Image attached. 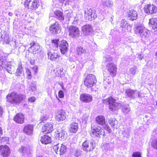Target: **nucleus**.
Wrapping results in <instances>:
<instances>
[{
  "label": "nucleus",
  "mask_w": 157,
  "mask_h": 157,
  "mask_svg": "<svg viewBox=\"0 0 157 157\" xmlns=\"http://www.w3.org/2000/svg\"><path fill=\"white\" fill-rule=\"evenodd\" d=\"M59 1L66 5H69L71 4L72 0H59Z\"/></svg>",
  "instance_id": "c03bdc74"
},
{
  "label": "nucleus",
  "mask_w": 157,
  "mask_h": 157,
  "mask_svg": "<svg viewBox=\"0 0 157 157\" xmlns=\"http://www.w3.org/2000/svg\"><path fill=\"white\" fill-rule=\"evenodd\" d=\"M30 63L31 64L34 65L35 63V62L34 60L31 59L30 60Z\"/></svg>",
  "instance_id": "0e129e2a"
},
{
  "label": "nucleus",
  "mask_w": 157,
  "mask_h": 157,
  "mask_svg": "<svg viewBox=\"0 0 157 157\" xmlns=\"http://www.w3.org/2000/svg\"><path fill=\"white\" fill-rule=\"evenodd\" d=\"M53 127L52 124L50 123H46L42 127L43 130V132H45L46 133H48L52 131Z\"/></svg>",
  "instance_id": "cd10ccee"
},
{
  "label": "nucleus",
  "mask_w": 157,
  "mask_h": 157,
  "mask_svg": "<svg viewBox=\"0 0 157 157\" xmlns=\"http://www.w3.org/2000/svg\"><path fill=\"white\" fill-rule=\"evenodd\" d=\"M19 152L23 155H28L30 153V147L28 146H22L19 148Z\"/></svg>",
  "instance_id": "5701e85b"
},
{
  "label": "nucleus",
  "mask_w": 157,
  "mask_h": 157,
  "mask_svg": "<svg viewBox=\"0 0 157 157\" xmlns=\"http://www.w3.org/2000/svg\"><path fill=\"white\" fill-rule=\"evenodd\" d=\"M33 0H25L24 2V5L27 8L32 10L33 8L32 7Z\"/></svg>",
  "instance_id": "f704fd0d"
},
{
  "label": "nucleus",
  "mask_w": 157,
  "mask_h": 157,
  "mask_svg": "<svg viewBox=\"0 0 157 157\" xmlns=\"http://www.w3.org/2000/svg\"><path fill=\"white\" fill-rule=\"evenodd\" d=\"M91 131L92 136L98 137L100 136V135L105 136L104 131L100 126L98 125H91Z\"/></svg>",
  "instance_id": "423d86ee"
},
{
  "label": "nucleus",
  "mask_w": 157,
  "mask_h": 157,
  "mask_svg": "<svg viewBox=\"0 0 157 157\" xmlns=\"http://www.w3.org/2000/svg\"><path fill=\"white\" fill-rule=\"evenodd\" d=\"M76 51L78 56L82 59H86L89 56V54L86 49L81 46L77 47Z\"/></svg>",
  "instance_id": "1a4fd4ad"
},
{
  "label": "nucleus",
  "mask_w": 157,
  "mask_h": 157,
  "mask_svg": "<svg viewBox=\"0 0 157 157\" xmlns=\"http://www.w3.org/2000/svg\"><path fill=\"white\" fill-rule=\"evenodd\" d=\"M67 16L69 17V20L73 21V24H75L77 23V21H78L79 18L77 14L75 13L71 12L68 13Z\"/></svg>",
  "instance_id": "393cba45"
},
{
  "label": "nucleus",
  "mask_w": 157,
  "mask_h": 157,
  "mask_svg": "<svg viewBox=\"0 0 157 157\" xmlns=\"http://www.w3.org/2000/svg\"><path fill=\"white\" fill-rule=\"evenodd\" d=\"M48 58L52 61L59 62L60 60V56L56 52H49L48 53Z\"/></svg>",
  "instance_id": "6ab92c4d"
},
{
  "label": "nucleus",
  "mask_w": 157,
  "mask_h": 157,
  "mask_svg": "<svg viewBox=\"0 0 157 157\" xmlns=\"http://www.w3.org/2000/svg\"><path fill=\"white\" fill-rule=\"evenodd\" d=\"M6 58L5 57L0 56V69L5 68L7 72L11 74H12L14 70V67L10 63H8L6 66Z\"/></svg>",
  "instance_id": "20e7f679"
},
{
  "label": "nucleus",
  "mask_w": 157,
  "mask_h": 157,
  "mask_svg": "<svg viewBox=\"0 0 157 157\" xmlns=\"http://www.w3.org/2000/svg\"><path fill=\"white\" fill-rule=\"evenodd\" d=\"M106 62L110 61L112 60L111 58L109 56L106 55L104 57Z\"/></svg>",
  "instance_id": "603ef678"
},
{
  "label": "nucleus",
  "mask_w": 157,
  "mask_h": 157,
  "mask_svg": "<svg viewBox=\"0 0 157 157\" xmlns=\"http://www.w3.org/2000/svg\"><path fill=\"white\" fill-rule=\"evenodd\" d=\"M32 7V10L36 9L40 6V3L39 0H33Z\"/></svg>",
  "instance_id": "a19ab883"
},
{
  "label": "nucleus",
  "mask_w": 157,
  "mask_h": 157,
  "mask_svg": "<svg viewBox=\"0 0 157 157\" xmlns=\"http://www.w3.org/2000/svg\"><path fill=\"white\" fill-rule=\"evenodd\" d=\"M151 145L153 148L157 149V140L152 141L151 143Z\"/></svg>",
  "instance_id": "a18cd8bd"
},
{
  "label": "nucleus",
  "mask_w": 157,
  "mask_h": 157,
  "mask_svg": "<svg viewBox=\"0 0 157 157\" xmlns=\"http://www.w3.org/2000/svg\"><path fill=\"white\" fill-rule=\"evenodd\" d=\"M137 14V12L134 10H130L128 13L127 17L128 19L134 20L136 19Z\"/></svg>",
  "instance_id": "c85d7f7f"
},
{
  "label": "nucleus",
  "mask_w": 157,
  "mask_h": 157,
  "mask_svg": "<svg viewBox=\"0 0 157 157\" xmlns=\"http://www.w3.org/2000/svg\"><path fill=\"white\" fill-rule=\"evenodd\" d=\"M1 157H8L10 153L9 147L6 145L0 146Z\"/></svg>",
  "instance_id": "f3484780"
},
{
  "label": "nucleus",
  "mask_w": 157,
  "mask_h": 157,
  "mask_svg": "<svg viewBox=\"0 0 157 157\" xmlns=\"http://www.w3.org/2000/svg\"><path fill=\"white\" fill-rule=\"evenodd\" d=\"M78 129V126L77 123H72L70 125V131L72 132H75Z\"/></svg>",
  "instance_id": "2f4dec72"
},
{
  "label": "nucleus",
  "mask_w": 157,
  "mask_h": 157,
  "mask_svg": "<svg viewBox=\"0 0 157 157\" xmlns=\"http://www.w3.org/2000/svg\"><path fill=\"white\" fill-rule=\"evenodd\" d=\"M89 116L87 114L84 115L82 117V119L83 121H85L86 123Z\"/></svg>",
  "instance_id": "8fccbe9b"
},
{
  "label": "nucleus",
  "mask_w": 157,
  "mask_h": 157,
  "mask_svg": "<svg viewBox=\"0 0 157 157\" xmlns=\"http://www.w3.org/2000/svg\"><path fill=\"white\" fill-rule=\"evenodd\" d=\"M97 82L95 76L92 74H89L86 77L84 83L87 87H91L94 86Z\"/></svg>",
  "instance_id": "39448f33"
},
{
  "label": "nucleus",
  "mask_w": 157,
  "mask_h": 157,
  "mask_svg": "<svg viewBox=\"0 0 157 157\" xmlns=\"http://www.w3.org/2000/svg\"><path fill=\"white\" fill-rule=\"evenodd\" d=\"M56 118L59 121H63L66 118L65 113L63 110H59L56 113Z\"/></svg>",
  "instance_id": "4be33fe9"
},
{
  "label": "nucleus",
  "mask_w": 157,
  "mask_h": 157,
  "mask_svg": "<svg viewBox=\"0 0 157 157\" xmlns=\"http://www.w3.org/2000/svg\"><path fill=\"white\" fill-rule=\"evenodd\" d=\"M36 85L34 84L32 85L29 88V90H32L33 91H35L36 89Z\"/></svg>",
  "instance_id": "5fc2aeb1"
},
{
  "label": "nucleus",
  "mask_w": 157,
  "mask_h": 157,
  "mask_svg": "<svg viewBox=\"0 0 157 157\" xmlns=\"http://www.w3.org/2000/svg\"><path fill=\"white\" fill-rule=\"evenodd\" d=\"M68 47V44L67 41L65 40H63L61 41L59 45L60 51L62 54H64L67 52Z\"/></svg>",
  "instance_id": "a211bd4d"
},
{
  "label": "nucleus",
  "mask_w": 157,
  "mask_h": 157,
  "mask_svg": "<svg viewBox=\"0 0 157 157\" xmlns=\"http://www.w3.org/2000/svg\"><path fill=\"white\" fill-rule=\"evenodd\" d=\"M136 90H133L130 89H127L125 92L126 95L128 97L133 98L136 97Z\"/></svg>",
  "instance_id": "c756f323"
},
{
  "label": "nucleus",
  "mask_w": 157,
  "mask_h": 157,
  "mask_svg": "<svg viewBox=\"0 0 157 157\" xmlns=\"http://www.w3.org/2000/svg\"><path fill=\"white\" fill-rule=\"evenodd\" d=\"M135 33L138 36L145 39L149 36V32L141 24H136L134 29Z\"/></svg>",
  "instance_id": "f03ea898"
},
{
  "label": "nucleus",
  "mask_w": 157,
  "mask_h": 157,
  "mask_svg": "<svg viewBox=\"0 0 157 157\" xmlns=\"http://www.w3.org/2000/svg\"><path fill=\"white\" fill-rule=\"evenodd\" d=\"M7 101L14 105H18L25 98L24 95L15 92L9 94L6 96Z\"/></svg>",
  "instance_id": "f257e3e1"
},
{
  "label": "nucleus",
  "mask_w": 157,
  "mask_h": 157,
  "mask_svg": "<svg viewBox=\"0 0 157 157\" xmlns=\"http://www.w3.org/2000/svg\"><path fill=\"white\" fill-rule=\"evenodd\" d=\"M36 157H43L42 156L40 155V156H37Z\"/></svg>",
  "instance_id": "774afa93"
},
{
  "label": "nucleus",
  "mask_w": 157,
  "mask_h": 157,
  "mask_svg": "<svg viewBox=\"0 0 157 157\" xmlns=\"http://www.w3.org/2000/svg\"><path fill=\"white\" fill-rule=\"evenodd\" d=\"M103 128L105 130H106L109 133L111 132V129L107 125H105L103 127Z\"/></svg>",
  "instance_id": "864d4df0"
},
{
  "label": "nucleus",
  "mask_w": 157,
  "mask_h": 157,
  "mask_svg": "<svg viewBox=\"0 0 157 157\" xmlns=\"http://www.w3.org/2000/svg\"><path fill=\"white\" fill-rule=\"evenodd\" d=\"M135 93H136V97L137 96L138 97H140V93L139 92L136 90Z\"/></svg>",
  "instance_id": "69168bd1"
},
{
  "label": "nucleus",
  "mask_w": 157,
  "mask_h": 157,
  "mask_svg": "<svg viewBox=\"0 0 157 157\" xmlns=\"http://www.w3.org/2000/svg\"><path fill=\"white\" fill-rule=\"evenodd\" d=\"M96 121L99 124L103 125L105 124V120L104 117L102 116H99L96 118Z\"/></svg>",
  "instance_id": "72a5a7b5"
},
{
  "label": "nucleus",
  "mask_w": 157,
  "mask_h": 157,
  "mask_svg": "<svg viewBox=\"0 0 157 157\" xmlns=\"http://www.w3.org/2000/svg\"><path fill=\"white\" fill-rule=\"evenodd\" d=\"M33 126L32 124L25 125L23 129V132L28 135H31L33 133Z\"/></svg>",
  "instance_id": "a878e982"
},
{
  "label": "nucleus",
  "mask_w": 157,
  "mask_h": 157,
  "mask_svg": "<svg viewBox=\"0 0 157 157\" xmlns=\"http://www.w3.org/2000/svg\"><path fill=\"white\" fill-rule=\"evenodd\" d=\"M8 15H9L10 16H12L13 15V13H11V12H9L8 13Z\"/></svg>",
  "instance_id": "338daca9"
},
{
  "label": "nucleus",
  "mask_w": 157,
  "mask_h": 157,
  "mask_svg": "<svg viewBox=\"0 0 157 157\" xmlns=\"http://www.w3.org/2000/svg\"><path fill=\"white\" fill-rule=\"evenodd\" d=\"M69 35L73 38H78L80 36V31L78 28L71 25L68 27Z\"/></svg>",
  "instance_id": "6e6552de"
},
{
  "label": "nucleus",
  "mask_w": 157,
  "mask_h": 157,
  "mask_svg": "<svg viewBox=\"0 0 157 157\" xmlns=\"http://www.w3.org/2000/svg\"><path fill=\"white\" fill-rule=\"evenodd\" d=\"M102 4L107 7H111L113 5V2L111 0H106L102 1Z\"/></svg>",
  "instance_id": "58836bf2"
},
{
  "label": "nucleus",
  "mask_w": 157,
  "mask_h": 157,
  "mask_svg": "<svg viewBox=\"0 0 157 157\" xmlns=\"http://www.w3.org/2000/svg\"><path fill=\"white\" fill-rule=\"evenodd\" d=\"M59 41V40H52V42L53 46H54L56 48H58V42Z\"/></svg>",
  "instance_id": "de8ad7c7"
},
{
  "label": "nucleus",
  "mask_w": 157,
  "mask_h": 157,
  "mask_svg": "<svg viewBox=\"0 0 157 157\" xmlns=\"http://www.w3.org/2000/svg\"><path fill=\"white\" fill-rule=\"evenodd\" d=\"M31 46L29 48V50H32V52L33 54H38L41 51L40 46L37 43L33 42L30 43Z\"/></svg>",
  "instance_id": "2eb2a0df"
},
{
  "label": "nucleus",
  "mask_w": 157,
  "mask_h": 157,
  "mask_svg": "<svg viewBox=\"0 0 157 157\" xmlns=\"http://www.w3.org/2000/svg\"><path fill=\"white\" fill-rule=\"evenodd\" d=\"M40 141L42 144H47L51 142V137L47 135H45L42 137Z\"/></svg>",
  "instance_id": "473e14b6"
},
{
  "label": "nucleus",
  "mask_w": 157,
  "mask_h": 157,
  "mask_svg": "<svg viewBox=\"0 0 157 157\" xmlns=\"http://www.w3.org/2000/svg\"><path fill=\"white\" fill-rule=\"evenodd\" d=\"M144 10L148 14L155 13L157 12V7L153 5L147 4L145 6Z\"/></svg>",
  "instance_id": "ddd939ff"
},
{
  "label": "nucleus",
  "mask_w": 157,
  "mask_h": 157,
  "mask_svg": "<svg viewBox=\"0 0 157 157\" xmlns=\"http://www.w3.org/2000/svg\"><path fill=\"white\" fill-rule=\"evenodd\" d=\"M94 141L86 140L83 143L82 148L84 151L88 152L92 151L94 148Z\"/></svg>",
  "instance_id": "9b49d317"
},
{
  "label": "nucleus",
  "mask_w": 157,
  "mask_h": 157,
  "mask_svg": "<svg viewBox=\"0 0 157 157\" xmlns=\"http://www.w3.org/2000/svg\"><path fill=\"white\" fill-rule=\"evenodd\" d=\"M80 100L83 102L88 103L92 100V96L88 94H82L80 96Z\"/></svg>",
  "instance_id": "412c9836"
},
{
  "label": "nucleus",
  "mask_w": 157,
  "mask_h": 157,
  "mask_svg": "<svg viewBox=\"0 0 157 157\" xmlns=\"http://www.w3.org/2000/svg\"><path fill=\"white\" fill-rule=\"evenodd\" d=\"M66 133L65 131L61 128L57 129L56 132V139L59 140H64L66 137Z\"/></svg>",
  "instance_id": "4468645a"
},
{
  "label": "nucleus",
  "mask_w": 157,
  "mask_h": 157,
  "mask_svg": "<svg viewBox=\"0 0 157 157\" xmlns=\"http://www.w3.org/2000/svg\"><path fill=\"white\" fill-rule=\"evenodd\" d=\"M141 153L138 151L134 152L132 155V157H141Z\"/></svg>",
  "instance_id": "49530a36"
},
{
  "label": "nucleus",
  "mask_w": 157,
  "mask_h": 157,
  "mask_svg": "<svg viewBox=\"0 0 157 157\" xmlns=\"http://www.w3.org/2000/svg\"><path fill=\"white\" fill-rule=\"evenodd\" d=\"M48 118V116L46 115H43V116H41L40 120L41 122L46 120Z\"/></svg>",
  "instance_id": "09e8293b"
},
{
  "label": "nucleus",
  "mask_w": 157,
  "mask_h": 157,
  "mask_svg": "<svg viewBox=\"0 0 157 157\" xmlns=\"http://www.w3.org/2000/svg\"><path fill=\"white\" fill-rule=\"evenodd\" d=\"M120 26L122 28V30L123 32H127L131 29L130 26L128 24L125 19H123L121 21Z\"/></svg>",
  "instance_id": "aec40b11"
},
{
  "label": "nucleus",
  "mask_w": 157,
  "mask_h": 157,
  "mask_svg": "<svg viewBox=\"0 0 157 157\" xmlns=\"http://www.w3.org/2000/svg\"><path fill=\"white\" fill-rule=\"evenodd\" d=\"M53 149L56 154H59L60 155L64 154L67 150L66 147L65 145L59 144L54 145Z\"/></svg>",
  "instance_id": "9d476101"
},
{
  "label": "nucleus",
  "mask_w": 157,
  "mask_h": 157,
  "mask_svg": "<svg viewBox=\"0 0 157 157\" xmlns=\"http://www.w3.org/2000/svg\"><path fill=\"white\" fill-rule=\"evenodd\" d=\"M130 131V129L128 128L127 129V130H125L123 132V134H124L125 133V135H126V134L128 135Z\"/></svg>",
  "instance_id": "13d9d810"
},
{
  "label": "nucleus",
  "mask_w": 157,
  "mask_h": 157,
  "mask_svg": "<svg viewBox=\"0 0 157 157\" xmlns=\"http://www.w3.org/2000/svg\"><path fill=\"white\" fill-rule=\"evenodd\" d=\"M106 68L111 76L114 77L116 75L117 67L116 65L112 63H108L106 65Z\"/></svg>",
  "instance_id": "f8f14e48"
},
{
  "label": "nucleus",
  "mask_w": 157,
  "mask_h": 157,
  "mask_svg": "<svg viewBox=\"0 0 157 157\" xmlns=\"http://www.w3.org/2000/svg\"><path fill=\"white\" fill-rule=\"evenodd\" d=\"M32 70L34 71V74H36L37 72V67L36 66H34L33 67H32Z\"/></svg>",
  "instance_id": "052dcab7"
},
{
  "label": "nucleus",
  "mask_w": 157,
  "mask_h": 157,
  "mask_svg": "<svg viewBox=\"0 0 157 157\" xmlns=\"http://www.w3.org/2000/svg\"><path fill=\"white\" fill-rule=\"evenodd\" d=\"M26 72L28 75L29 78H31V72L29 69H27L26 71Z\"/></svg>",
  "instance_id": "6e6d98bb"
},
{
  "label": "nucleus",
  "mask_w": 157,
  "mask_h": 157,
  "mask_svg": "<svg viewBox=\"0 0 157 157\" xmlns=\"http://www.w3.org/2000/svg\"><path fill=\"white\" fill-rule=\"evenodd\" d=\"M3 41V44H9L10 42V39L8 35H5Z\"/></svg>",
  "instance_id": "37998d69"
},
{
  "label": "nucleus",
  "mask_w": 157,
  "mask_h": 157,
  "mask_svg": "<svg viewBox=\"0 0 157 157\" xmlns=\"http://www.w3.org/2000/svg\"><path fill=\"white\" fill-rule=\"evenodd\" d=\"M3 108L0 106V116H1L3 113Z\"/></svg>",
  "instance_id": "e2e57ef3"
},
{
  "label": "nucleus",
  "mask_w": 157,
  "mask_h": 157,
  "mask_svg": "<svg viewBox=\"0 0 157 157\" xmlns=\"http://www.w3.org/2000/svg\"><path fill=\"white\" fill-rule=\"evenodd\" d=\"M82 31L85 35H88L92 31V27L89 24L83 26L82 28Z\"/></svg>",
  "instance_id": "bb28decb"
},
{
  "label": "nucleus",
  "mask_w": 157,
  "mask_h": 157,
  "mask_svg": "<svg viewBox=\"0 0 157 157\" xmlns=\"http://www.w3.org/2000/svg\"><path fill=\"white\" fill-rule=\"evenodd\" d=\"M14 121L16 123L22 124L24 122V116L21 113H17L14 117Z\"/></svg>",
  "instance_id": "b1692460"
},
{
  "label": "nucleus",
  "mask_w": 157,
  "mask_h": 157,
  "mask_svg": "<svg viewBox=\"0 0 157 157\" xmlns=\"http://www.w3.org/2000/svg\"><path fill=\"white\" fill-rule=\"evenodd\" d=\"M117 121L115 118H111L109 120V123L111 126L113 128H115L114 126L116 124Z\"/></svg>",
  "instance_id": "79ce46f5"
},
{
  "label": "nucleus",
  "mask_w": 157,
  "mask_h": 157,
  "mask_svg": "<svg viewBox=\"0 0 157 157\" xmlns=\"http://www.w3.org/2000/svg\"><path fill=\"white\" fill-rule=\"evenodd\" d=\"M137 58L140 60H141L144 58L143 55L142 54H140L138 55Z\"/></svg>",
  "instance_id": "bf43d9fd"
},
{
  "label": "nucleus",
  "mask_w": 157,
  "mask_h": 157,
  "mask_svg": "<svg viewBox=\"0 0 157 157\" xmlns=\"http://www.w3.org/2000/svg\"><path fill=\"white\" fill-rule=\"evenodd\" d=\"M137 70V66L134 65L132 67H131L129 69V74L132 75H135L136 74Z\"/></svg>",
  "instance_id": "ea45409f"
},
{
  "label": "nucleus",
  "mask_w": 157,
  "mask_h": 157,
  "mask_svg": "<svg viewBox=\"0 0 157 157\" xmlns=\"http://www.w3.org/2000/svg\"><path fill=\"white\" fill-rule=\"evenodd\" d=\"M149 24L152 25L153 29L157 28V18H152L149 20Z\"/></svg>",
  "instance_id": "e433bc0d"
},
{
  "label": "nucleus",
  "mask_w": 157,
  "mask_h": 157,
  "mask_svg": "<svg viewBox=\"0 0 157 157\" xmlns=\"http://www.w3.org/2000/svg\"><path fill=\"white\" fill-rule=\"evenodd\" d=\"M96 12L95 10L91 8L86 9L84 12L85 18L89 21L94 20L97 17Z\"/></svg>",
  "instance_id": "0eeeda50"
},
{
  "label": "nucleus",
  "mask_w": 157,
  "mask_h": 157,
  "mask_svg": "<svg viewBox=\"0 0 157 157\" xmlns=\"http://www.w3.org/2000/svg\"><path fill=\"white\" fill-rule=\"evenodd\" d=\"M35 98L34 97H30L28 99L29 101L31 102H34L35 101Z\"/></svg>",
  "instance_id": "4d7b16f0"
},
{
  "label": "nucleus",
  "mask_w": 157,
  "mask_h": 157,
  "mask_svg": "<svg viewBox=\"0 0 157 157\" xmlns=\"http://www.w3.org/2000/svg\"><path fill=\"white\" fill-rule=\"evenodd\" d=\"M104 102L109 105V109L112 111L120 109L121 106V104L117 102L116 100L112 97L105 99Z\"/></svg>",
  "instance_id": "7ed1b4c3"
},
{
  "label": "nucleus",
  "mask_w": 157,
  "mask_h": 157,
  "mask_svg": "<svg viewBox=\"0 0 157 157\" xmlns=\"http://www.w3.org/2000/svg\"><path fill=\"white\" fill-rule=\"evenodd\" d=\"M108 145V144H106L105 145H103L102 147L103 149H104L105 150H107L109 147Z\"/></svg>",
  "instance_id": "680f3d73"
},
{
  "label": "nucleus",
  "mask_w": 157,
  "mask_h": 157,
  "mask_svg": "<svg viewBox=\"0 0 157 157\" xmlns=\"http://www.w3.org/2000/svg\"><path fill=\"white\" fill-rule=\"evenodd\" d=\"M122 111L124 114H127L130 111V108L128 105H123L122 108Z\"/></svg>",
  "instance_id": "4c0bfd02"
},
{
  "label": "nucleus",
  "mask_w": 157,
  "mask_h": 157,
  "mask_svg": "<svg viewBox=\"0 0 157 157\" xmlns=\"http://www.w3.org/2000/svg\"><path fill=\"white\" fill-rule=\"evenodd\" d=\"M49 29L51 33L56 34L60 32L61 29L60 25L57 22H56L50 27Z\"/></svg>",
  "instance_id": "dca6fc26"
},
{
  "label": "nucleus",
  "mask_w": 157,
  "mask_h": 157,
  "mask_svg": "<svg viewBox=\"0 0 157 157\" xmlns=\"http://www.w3.org/2000/svg\"><path fill=\"white\" fill-rule=\"evenodd\" d=\"M56 17L59 20H63L64 19V16L63 13L60 11L57 10L54 12Z\"/></svg>",
  "instance_id": "7c9ffc66"
},
{
  "label": "nucleus",
  "mask_w": 157,
  "mask_h": 157,
  "mask_svg": "<svg viewBox=\"0 0 157 157\" xmlns=\"http://www.w3.org/2000/svg\"><path fill=\"white\" fill-rule=\"evenodd\" d=\"M23 71V68L22 67V64L21 62L19 63L18 67L15 73V75L16 76H19L22 74Z\"/></svg>",
  "instance_id": "c9c22d12"
},
{
  "label": "nucleus",
  "mask_w": 157,
  "mask_h": 157,
  "mask_svg": "<svg viewBox=\"0 0 157 157\" xmlns=\"http://www.w3.org/2000/svg\"><path fill=\"white\" fill-rule=\"evenodd\" d=\"M58 96L59 98H63L64 96L63 92L62 90H60L58 92Z\"/></svg>",
  "instance_id": "3c124183"
}]
</instances>
